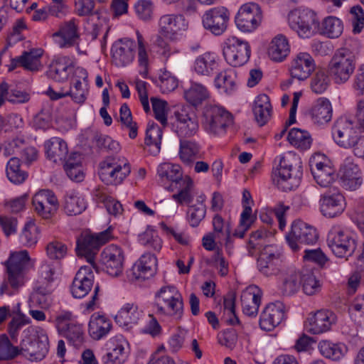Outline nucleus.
<instances>
[{
    "label": "nucleus",
    "mask_w": 364,
    "mask_h": 364,
    "mask_svg": "<svg viewBox=\"0 0 364 364\" xmlns=\"http://www.w3.org/2000/svg\"><path fill=\"white\" fill-rule=\"evenodd\" d=\"M193 68L198 75L211 76L219 68V62L216 54L207 52L198 56L195 60Z\"/></svg>",
    "instance_id": "nucleus-36"
},
{
    "label": "nucleus",
    "mask_w": 364,
    "mask_h": 364,
    "mask_svg": "<svg viewBox=\"0 0 364 364\" xmlns=\"http://www.w3.org/2000/svg\"><path fill=\"white\" fill-rule=\"evenodd\" d=\"M85 29L87 34L91 36L92 40H95L100 33H103V40L102 41V47L103 48L106 44V39L109 30L108 25L106 23L105 19H101L97 15L93 21L87 19Z\"/></svg>",
    "instance_id": "nucleus-50"
},
{
    "label": "nucleus",
    "mask_w": 364,
    "mask_h": 364,
    "mask_svg": "<svg viewBox=\"0 0 364 364\" xmlns=\"http://www.w3.org/2000/svg\"><path fill=\"white\" fill-rule=\"evenodd\" d=\"M20 160L13 157L7 163L6 176L9 180L14 184L22 183L28 177V173L20 168Z\"/></svg>",
    "instance_id": "nucleus-53"
},
{
    "label": "nucleus",
    "mask_w": 364,
    "mask_h": 364,
    "mask_svg": "<svg viewBox=\"0 0 364 364\" xmlns=\"http://www.w3.org/2000/svg\"><path fill=\"white\" fill-rule=\"evenodd\" d=\"M200 145L195 140L180 139L179 156L183 163L190 164L200 157Z\"/></svg>",
    "instance_id": "nucleus-43"
},
{
    "label": "nucleus",
    "mask_w": 364,
    "mask_h": 364,
    "mask_svg": "<svg viewBox=\"0 0 364 364\" xmlns=\"http://www.w3.org/2000/svg\"><path fill=\"white\" fill-rule=\"evenodd\" d=\"M25 335L20 344L21 354L31 361L43 360L48 352V338L41 330Z\"/></svg>",
    "instance_id": "nucleus-6"
},
{
    "label": "nucleus",
    "mask_w": 364,
    "mask_h": 364,
    "mask_svg": "<svg viewBox=\"0 0 364 364\" xmlns=\"http://www.w3.org/2000/svg\"><path fill=\"white\" fill-rule=\"evenodd\" d=\"M290 52L287 38L282 34L276 36L272 41L268 49L269 58L276 62L284 60Z\"/></svg>",
    "instance_id": "nucleus-42"
},
{
    "label": "nucleus",
    "mask_w": 364,
    "mask_h": 364,
    "mask_svg": "<svg viewBox=\"0 0 364 364\" xmlns=\"http://www.w3.org/2000/svg\"><path fill=\"white\" fill-rule=\"evenodd\" d=\"M303 175L301 159L291 152L280 156L279 168L274 172V181L284 191L296 188Z\"/></svg>",
    "instance_id": "nucleus-2"
},
{
    "label": "nucleus",
    "mask_w": 364,
    "mask_h": 364,
    "mask_svg": "<svg viewBox=\"0 0 364 364\" xmlns=\"http://www.w3.org/2000/svg\"><path fill=\"white\" fill-rule=\"evenodd\" d=\"M157 173L161 181L171 182V184L166 188L170 191H173V187H178V184L184 179L180 166L170 163L160 164L157 168Z\"/></svg>",
    "instance_id": "nucleus-37"
},
{
    "label": "nucleus",
    "mask_w": 364,
    "mask_h": 364,
    "mask_svg": "<svg viewBox=\"0 0 364 364\" xmlns=\"http://www.w3.org/2000/svg\"><path fill=\"white\" fill-rule=\"evenodd\" d=\"M303 291L306 295H314L320 291L321 284L312 272L306 271L301 273V283Z\"/></svg>",
    "instance_id": "nucleus-58"
},
{
    "label": "nucleus",
    "mask_w": 364,
    "mask_h": 364,
    "mask_svg": "<svg viewBox=\"0 0 364 364\" xmlns=\"http://www.w3.org/2000/svg\"><path fill=\"white\" fill-rule=\"evenodd\" d=\"M55 43L60 48H70L77 43L80 38L78 21L72 18L60 24L58 31L53 34Z\"/></svg>",
    "instance_id": "nucleus-25"
},
{
    "label": "nucleus",
    "mask_w": 364,
    "mask_h": 364,
    "mask_svg": "<svg viewBox=\"0 0 364 364\" xmlns=\"http://www.w3.org/2000/svg\"><path fill=\"white\" fill-rule=\"evenodd\" d=\"M184 97L191 105L198 107L210 97V92L205 85L192 82L191 87L184 92Z\"/></svg>",
    "instance_id": "nucleus-44"
},
{
    "label": "nucleus",
    "mask_w": 364,
    "mask_h": 364,
    "mask_svg": "<svg viewBox=\"0 0 364 364\" xmlns=\"http://www.w3.org/2000/svg\"><path fill=\"white\" fill-rule=\"evenodd\" d=\"M325 69H318L315 73L311 82V88L316 94L324 92L330 85L329 75Z\"/></svg>",
    "instance_id": "nucleus-56"
},
{
    "label": "nucleus",
    "mask_w": 364,
    "mask_h": 364,
    "mask_svg": "<svg viewBox=\"0 0 364 364\" xmlns=\"http://www.w3.org/2000/svg\"><path fill=\"white\" fill-rule=\"evenodd\" d=\"M237 77L232 70L220 72L215 78V86L226 94L230 95L237 90Z\"/></svg>",
    "instance_id": "nucleus-46"
},
{
    "label": "nucleus",
    "mask_w": 364,
    "mask_h": 364,
    "mask_svg": "<svg viewBox=\"0 0 364 364\" xmlns=\"http://www.w3.org/2000/svg\"><path fill=\"white\" fill-rule=\"evenodd\" d=\"M112 237V227L97 235H82L77 240L76 253L78 257H84L90 263V267L98 271L97 266L95 263V255L100 247Z\"/></svg>",
    "instance_id": "nucleus-4"
},
{
    "label": "nucleus",
    "mask_w": 364,
    "mask_h": 364,
    "mask_svg": "<svg viewBox=\"0 0 364 364\" xmlns=\"http://www.w3.org/2000/svg\"><path fill=\"white\" fill-rule=\"evenodd\" d=\"M229 20V11L224 6H218L206 11L202 21L207 31L215 36H220L226 31Z\"/></svg>",
    "instance_id": "nucleus-15"
},
{
    "label": "nucleus",
    "mask_w": 364,
    "mask_h": 364,
    "mask_svg": "<svg viewBox=\"0 0 364 364\" xmlns=\"http://www.w3.org/2000/svg\"><path fill=\"white\" fill-rule=\"evenodd\" d=\"M176 121L173 123V129L180 139L193 137L198 131V121L193 112H189L182 108L174 112Z\"/></svg>",
    "instance_id": "nucleus-17"
},
{
    "label": "nucleus",
    "mask_w": 364,
    "mask_h": 364,
    "mask_svg": "<svg viewBox=\"0 0 364 364\" xmlns=\"http://www.w3.org/2000/svg\"><path fill=\"white\" fill-rule=\"evenodd\" d=\"M284 306L280 301L268 304L262 311L259 324L261 329L271 331L284 319Z\"/></svg>",
    "instance_id": "nucleus-24"
},
{
    "label": "nucleus",
    "mask_w": 364,
    "mask_h": 364,
    "mask_svg": "<svg viewBox=\"0 0 364 364\" xmlns=\"http://www.w3.org/2000/svg\"><path fill=\"white\" fill-rule=\"evenodd\" d=\"M289 26L301 38H308L312 33V28H317L319 21L316 14L309 9L291 11L288 16Z\"/></svg>",
    "instance_id": "nucleus-13"
},
{
    "label": "nucleus",
    "mask_w": 364,
    "mask_h": 364,
    "mask_svg": "<svg viewBox=\"0 0 364 364\" xmlns=\"http://www.w3.org/2000/svg\"><path fill=\"white\" fill-rule=\"evenodd\" d=\"M343 31V25L338 18L328 16L322 23V32L330 38L339 37Z\"/></svg>",
    "instance_id": "nucleus-54"
},
{
    "label": "nucleus",
    "mask_w": 364,
    "mask_h": 364,
    "mask_svg": "<svg viewBox=\"0 0 364 364\" xmlns=\"http://www.w3.org/2000/svg\"><path fill=\"white\" fill-rule=\"evenodd\" d=\"M156 313L180 319L183 314V301L181 294L156 308Z\"/></svg>",
    "instance_id": "nucleus-47"
},
{
    "label": "nucleus",
    "mask_w": 364,
    "mask_h": 364,
    "mask_svg": "<svg viewBox=\"0 0 364 364\" xmlns=\"http://www.w3.org/2000/svg\"><path fill=\"white\" fill-rule=\"evenodd\" d=\"M327 244L338 257L350 255L355 249V242L350 234L340 226H333L327 235Z\"/></svg>",
    "instance_id": "nucleus-12"
},
{
    "label": "nucleus",
    "mask_w": 364,
    "mask_h": 364,
    "mask_svg": "<svg viewBox=\"0 0 364 364\" xmlns=\"http://www.w3.org/2000/svg\"><path fill=\"white\" fill-rule=\"evenodd\" d=\"M287 139L292 146L302 151L309 149L312 144V139L309 132L299 128L290 129Z\"/></svg>",
    "instance_id": "nucleus-48"
},
{
    "label": "nucleus",
    "mask_w": 364,
    "mask_h": 364,
    "mask_svg": "<svg viewBox=\"0 0 364 364\" xmlns=\"http://www.w3.org/2000/svg\"><path fill=\"white\" fill-rule=\"evenodd\" d=\"M317 240L316 230L301 220L294 221L290 232L286 235V240L294 252L299 250L301 245H313Z\"/></svg>",
    "instance_id": "nucleus-10"
},
{
    "label": "nucleus",
    "mask_w": 364,
    "mask_h": 364,
    "mask_svg": "<svg viewBox=\"0 0 364 364\" xmlns=\"http://www.w3.org/2000/svg\"><path fill=\"white\" fill-rule=\"evenodd\" d=\"M262 21V11L258 4L248 3L243 4L235 16V24L242 32H252Z\"/></svg>",
    "instance_id": "nucleus-14"
},
{
    "label": "nucleus",
    "mask_w": 364,
    "mask_h": 364,
    "mask_svg": "<svg viewBox=\"0 0 364 364\" xmlns=\"http://www.w3.org/2000/svg\"><path fill=\"white\" fill-rule=\"evenodd\" d=\"M151 102L156 119L164 127L166 126L168 109L167 102L156 97H151Z\"/></svg>",
    "instance_id": "nucleus-64"
},
{
    "label": "nucleus",
    "mask_w": 364,
    "mask_h": 364,
    "mask_svg": "<svg viewBox=\"0 0 364 364\" xmlns=\"http://www.w3.org/2000/svg\"><path fill=\"white\" fill-rule=\"evenodd\" d=\"M86 208L84 198L75 192H70L65 197L64 210L68 215H77L82 213Z\"/></svg>",
    "instance_id": "nucleus-49"
},
{
    "label": "nucleus",
    "mask_w": 364,
    "mask_h": 364,
    "mask_svg": "<svg viewBox=\"0 0 364 364\" xmlns=\"http://www.w3.org/2000/svg\"><path fill=\"white\" fill-rule=\"evenodd\" d=\"M321 155L310 158L309 166L314 180L321 187H328L335 180L336 173L328 164L319 161Z\"/></svg>",
    "instance_id": "nucleus-26"
},
{
    "label": "nucleus",
    "mask_w": 364,
    "mask_h": 364,
    "mask_svg": "<svg viewBox=\"0 0 364 364\" xmlns=\"http://www.w3.org/2000/svg\"><path fill=\"white\" fill-rule=\"evenodd\" d=\"M252 111L258 124L264 125L270 119L272 114L269 97L265 94L259 95L254 101Z\"/></svg>",
    "instance_id": "nucleus-41"
},
{
    "label": "nucleus",
    "mask_w": 364,
    "mask_h": 364,
    "mask_svg": "<svg viewBox=\"0 0 364 364\" xmlns=\"http://www.w3.org/2000/svg\"><path fill=\"white\" fill-rule=\"evenodd\" d=\"M318 348L323 356L333 360H338L344 355L343 346L328 341H320Z\"/></svg>",
    "instance_id": "nucleus-55"
},
{
    "label": "nucleus",
    "mask_w": 364,
    "mask_h": 364,
    "mask_svg": "<svg viewBox=\"0 0 364 364\" xmlns=\"http://www.w3.org/2000/svg\"><path fill=\"white\" fill-rule=\"evenodd\" d=\"M162 93H168L178 87V80L169 71L164 70L156 81Z\"/></svg>",
    "instance_id": "nucleus-63"
},
{
    "label": "nucleus",
    "mask_w": 364,
    "mask_h": 364,
    "mask_svg": "<svg viewBox=\"0 0 364 364\" xmlns=\"http://www.w3.org/2000/svg\"><path fill=\"white\" fill-rule=\"evenodd\" d=\"M21 354V350L18 346H14L8 336L2 334L0 336V361L9 360L15 358Z\"/></svg>",
    "instance_id": "nucleus-57"
},
{
    "label": "nucleus",
    "mask_w": 364,
    "mask_h": 364,
    "mask_svg": "<svg viewBox=\"0 0 364 364\" xmlns=\"http://www.w3.org/2000/svg\"><path fill=\"white\" fill-rule=\"evenodd\" d=\"M32 203L36 213L44 219H49L57 212L59 203L54 193L41 190L33 197Z\"/></svg>",
    "instance_id": "nucleus-21"
},
{
    "label": "nucleus",
    "mask_w": 364,
    "mask_h": 364,
    "mask_svg": "<svg viewBox=\"0 0 364 364\" xmlns=\"http://www.w3.org/2000/svg\"><path fill=\"white\" fill-rule=\"evenodd\" d=\"M281 264V254L272 246L264 247L257 260L259 272L266 277L277 275Z\"/></svg>",
    "instance_id": "nucleus-22"
},
{
    "label": "nucleus",
    "mask_w": 364,
    "mask_h": 364,
    "mask_svg": "<svg viewBox=\"0 0 364 364\" xmlns=\"http://www.w3.org/2000/svg\"><path fill=\"white\" fill-rule=\"evenodd\" d=\"M312 122L322 125L328 123L332 118V106L330 101L324 97L318 98L309 111Z\"/></svg>",
    "instance_id": "nucleus-33"
},
{
    "label": "nucleus",
    "mask_w": 364,
    "mask_h": 364,
    "mask_svg": "<svg viewBox=\"0 0 364 364\" xmlns=\"http://www.w3.org/2000/svg\"><path fill=\"white\" fill-rule=\"evenodd\" d=\"M331 134L334 141L341 147L350 149L359 136L353 122L346 117H340L332 127Z\"/></svg>",
    "instance_id": "nucleus-16"
},
{
    "label": "nucleus",
    "mask_w": 364,
    "mask_h": 364,
    "mask_svg": "<svg viewBox=\"0 0 364 364\" xmlns=\"http://www.w3.org/2000/svg\"><path fill=\"white\" fill-rule=\"evenodd\" d=\"M206 213V206L204 203H196L189 205L186 211V220L189 225L196 228L199 225L200 222L204 219Z\"/></svg>",
    "instance_id": "nucleus-59"
},
{
    "label": "nucleus",
    "mask_w": 364,
    "mask_h": 364,
    "mask_svg": "<svg viewBox=\"0 0 364 364\" xmlns=\"http://www.w3.org/2000/svg\"><path fill=\"white\" fill-rule=\"evenodd\" d=\"M136 48V42L132 39L124 38L116 41L111 48L113 63L117 67L131 63L135 57Z\"/></svg>",
    "instance_id": "nucleus-20"
},
{
    "label": "nucleus",
    "mask_w": 364,
    "mask_h": 364,
    "mask_svg": "<svg viewBox=\"0 0 364 364\" xmlns=\"http://www.w3.org/2000/svg\"><path fill=\"white\" fill-rule=\"evenodd\" d=\"M223 53L228 64L239 67L249 60L251 55L250 46L246 41L230 36L223 43Z\"/></svg>",
    "instance_id": "nucleus-9"
},
{
    "label": "nucleus",
    "mask_w": 364,
    "mask_h": 364,
    "mask_svg": "<svg viewBox=\"0 0 364 364\" xmlns=\"http://www.w3.org/2000/svg\"><path fill=\"white\" fill-rule=\"evenodd\" d=\"M20 240L24 246H35L38 240V227L33 223H26L20 235Z\"/></svg>",
    "instance_id": "nucleus-62"
},
{
    "label": "nucleus",
    "mask_w": 364,
    "mask_h": 364,
    "mask_svg": "<svg viewBox=\"0 0 364 364\" xmlns=\"http://www.w3.org/2000/svg\"><path fill=\"white\" fill-rule=\"evenodd\" d=\"M193 183L192 179L186 176L183 181L178 184V187L174 186L173 191L177 189V193L172 195V198L180 205L190 204L194 198L193 193Z\"/></svg>",
    "instance_id": "nucleus-45"
},
{
    "label": "nucleus",
    "mask_w": 364,
    "mask_h": 364,
    "mask_svg": "<svg viewBox=\"0 0 364 364\" xmlns=\"http://www.w3.org/2000/svg\"><path fill=\"white\" fill-rule=\"evenodd\" d=\"M342 185L346 189L353 191L359 188L363 183L360 168L354 164H348L341 169Z\"/></svg>",
    "instance_id": "nucleus-39"
},
{
    "label": "nucleus",
    "mask_w": 364,
    "mask_h": 364,
    "mask_svg": "<svg viewBox=\"0 0 364 364\" xmlns=\"http://www.w3.org/2000/svg\"><path fill=\"white\" fill-rule=\"evenodd\" d=\"M159 27L160 34L164 37L171 38L178 31L186 30L188 23L182 15L166 14L160 18Z\"/></svg>",
    "instance_id": "nucleus-28"
},
{
    "label": "nucleus",
    "mask_w": 364,
    "mask_h": 364,
    "mask_svg": "<svg viewBox=\"0 0 364 364\" xmlns=\"http://www.w3.org/2000/svg\"><path fill=\"white\" fill-rule=\"evenodd\" d=\"M75 75H78V77L81 78L83 82H82L80 79L74 80L69 91L66 92H57L54 91L51 87H49L46 92V95L52 100H57L66 96H70L75 102L82 104L87 99L88 94L87 73L84 68H77L75 70Z\"/></svg>",
    "instance_id": "nucleus-11"
},
{
    "label": "nucleus",
    "mask_w": 364,
    "mask_h": 364,
    "mask_svg": "<svg viewBox=\"0 0 364 364\" xmlns=\"http://www.w3.org/2000/svg\"><path fill=\"white\" fill-rule=\"evenodd\" d=\"M157 259L154 254L145 252L135 262L133 274L136 279H147L153 277L156 270Z\"/></svg>",
    "instance_id": "nucleus-31"
},
{
    "label": "nucleus",
    "mask_w": 364,
    "mask_h": 364,
    "mask_svg": "<svg viewBox=\"0 0 364 364\" xmlns=\"http://www.w3.org/2000/svg\"><path fill=\"white\" fill-rule=\"evenodd\" d=\"M336 322L335 314L327 310L318 311L309 318V331L313 334H319L331 329Z\"/></svg>",
    "instance_id": "nucleus-34"
},
{
    "label": "nucleus",
    "mask_w": 364,
    "mask_h": 364,
    "mask_svg": "<svg viewBox=\"0 0 364 364\" xmlns=\"http://www.w3.org/2000/svg\"><path fill=\"white\" fill-rule=\"evenodd\" d=\"M139 240L141 245L155 252H159L162 247V240L154 230H146L139 235Z\"/></svg>",
    "instance_id": "nucleus-60"
},
{
    "label": "nucleus",
    "mask_w": 364,
    "mask_h": 364,
    "mask_svg": "<svg viewBox=\"0 0 364 364\" xmlns=\"http://www.w3.org/2000/svg\"><path fill=\"white\" fill-rule=\"evenodd\" d=\"M43 52L41 48H33L29 51L23 52L20 55L21 67L30 71L38 70L41 67V58Z\"/></svg>",
    "instance_id": "nucleus-52"
},
{
    "label": "nucleus",
    "mask_w": 364,
    "mask_h": 364,
    "mask_svg": "<svg viewBox=\"0 0 364 364\" xmlns=\"http://www.w3.org/2000/svg\"><path fill=\"white\" fill-rule=\"evenodd\" d=\"M6 278L0 287V295H13L23 285L25 276L31 267V258L27 250L11 252L4 262Z\"/></svg>",
    "instance_id": "nucleus-1"
},
{
    "label": "nucleus",
    "mask_w": 364,
    "mask_h": 364,
    "mask_svg": "<svg viewBox=\"0 0 364 364\" xmlns=\"http://www.w3.org/2000/svg\"><path fill=\"white\" fill-rule=\"evenodd\" d=\"M355 58L352 52L341 48L335 52L328 65V72L336 84L346 83L354 73Z\"/></svg>",
    "instance_id": "nucleus-3"
},
{
    "label": "nucleus",
    "mask_w": 364,
    "mask_h": 364,
    "mask_svg": "<svg viewBox=\"0 0 364 364\" xmlns=\"http://www.w3.org/2000/svg\"><path fill=\"white\" fill-rule=\"evenodd\" d=\"M47 157L54 162L65 161L68 153L66 142L59 137H53L45 143Z\"/></svg>",
    "instance_id": "nucleus-40"
},
{
    "label": "nucleus",
    "mask_w": 364,
    "mask_h": 364,
    "mask_svg": "<svg viewBox=\"0 0 364 364\" xmlns=\"http://www.w3.org/2000/svg\"><path fill=\"white\" fill-rule=\"evenodd\" d=\"M125 340L123 337H116L109 339L107 346L108 352L103 357L104 364H122L127 358V353L125 350Z\"/></svg>",
    "instance_id": "nucleus-32"
},
{
    "label": "nucleus",
    "mask_w": 364,
    "mask_h": 364,
    "mask_svg": "<svg viewBox=\"0 0 364 364\" xmlns=\"http://www.w3.org/2000/svg\"><path fill=\"white\" fill-rule=\"evenodd\" d=\"M73 70V59L69 56H58L50 65L47 75L56 82H62L68 79Z\"/></svg>",
    "instance_id": "nucleus-29"
},
{
    "label": "nucleus",
    "mask_w": 364,
    "mask_h": 364,
    "mask_svg": "<svg viewBox=\"0 0 364 364\" xmlns=\"http://www.w3.org/2000/svg\"><path fill=\"white\" fill-rule=\"evenodd\" d=\"M345 208V198L338 190H328L321 195L319 209L324 217H338L344 211Z\"/></svg>",
    "instance_id": "nucleus-18"
},
{
    "label": "nucleus",
    "mask_w": 364,
    "mask_h": 364,
    "mask_svg": "<svg viewBox=\"0 0 364 364\" xmlns=\"http://www.w3.org/2000/svg\"><path fill=\"white\" fill-rule=\"evenodd\" d=\"M301 273L294 269H289L282 282L280 289L283 295L291 296L300 289Z\"/></svg>",
    "instance_id": "nucleus-51"
},
{
    "label": "nucleus",
    "mask_w": 364,
    "mask_h": 364,
    "mask_svg": "<svg viewBox=\"0 0 364 364\" xmlns=\"http://www.w3.org/2000/svg\"><path fill=\"white\" fill-rule=\"evenodd\" d=\"M124 256L122 249L115 245L106 247L100 255L103 269L112 277H118L123 270Z\"/></svg>",
    "instance_id": "nucleus-19"
},
{
    "label": "nucleus",
    "mask_w": 364,
    "mask_h": 364,
    "mask_svg": "<svg viewBox=\"0 0 364 364\" xmlns=\"http://www.w3.org/2000/svg\"><path fill=\"white\" fill-rule=\"evenodd\" d=\"M232 122V114L216 105H207L203 112L202 126L210 134L221 135Z\"/></svg>",
    "instance_id": "nucleus-5"
},
{
    "label": "nucleus",
    "mask_w": 364,
    "mask_h": 364,
    "mask_svg": "<svg viewBox=\"0 0 364 364\" xmlns=\"http://www.w3.org/2000/svg\"><path fill=\"white\" fill-rule=\"evenodd\" d=\"M131 172L127 161L108 157L100 164L98 174L100 180L107 185L120 184Z\"/></svg>",
    "instance_id": "nucleus-7"
},
{
    "label": "nucleus",
    "mask_w": 364,
    "mask_h": 364,
    "mask_svg": "<svg viewBox=\"0 0 364 364\" xmlns=\"http://www.w3.org/2000/svg\"><path fill=\"white\" fill-rule=\"evenodd\" d=\"M71 311H62L55 318L56 328L59 333L75 347H79L83 342L82 326L75 319Z\"/></svg>",
    "instance_id": "nucleus-8"
},
{
    "label": "nucleus",
    "mask_w": 364,
    "mask_h": 364,
    "mask_svg": "<svg viewBox=\"0 0 364 364\" xmlns=\"http://www.w3.org/2000/svg\"><path fill=\"white\" fill-rule=\"evenodd\" d=\"M112 328L109 319L102 315L93 314L90 318L88 332L95 340H100L108 334Z\"/></svg>",
    "instance_id": "nucleus-38"
},
{
    "label": "nucleus",
    "mask_w": 364,
    "mask_h": 364,
    "mask_svg": "<svg viewBox=\"0 0 364 364\" xmlns=\"http://www.w3.org/2000/svg\"><path fill=\"white\" fill-rule=\"evenodd\" d=\"M95 196L99 201L105 204L109 214L117 216L122 213V205L118 200H115L112 197L106 195L100 190H96Z\"/></svg>",
    "instance_id": "nucleus-61"
},
{
    "label": "nucleus",
    "mask_w": 364,
    "mask_h": 364,
    "mask_svg": "<svg viewBox=\"0 0 364 364\" xmlns=\"http://www.w3.org/2000/svg\"><path fill=\"white\" fill-rule=\"evenodd\" d=\"M94 283V274L90 266H82L77 272L70 291L74 298L82 299L92 289Z\"/></svg>",
    "instance_id": "nucleus-23"
},
{
    "label": "nucleus",
    "mask_w": 364,
    "mask_h": 364,
    "mask_svg": "<svg viewBox=\"0 0 364 364\" xmlns=\"http://www.w3.org/2000/svg\"><path fill=\"white\" fill-rule=\"evenodd\" d=\"M262 294L257 288H248L241 294V305L244 314L250 317L257 315Z\"/></svg>",
    "instance_id": "nucleus-35"
},
{
    "label": "nucleus",
    "mask_w": 364,
    "mask_h": 364,
    "mask_svg": "<svg viewBox=\"0 0 364 364\" xmlns=\"http://www.w3.org/2000/svg\"><path fill=\"white\" fill-rule=\"evenodd\" d=\"M314 69L315 63L310 54L299 53L291 63L290 74L292 78L304 80L309 77Z\"/></svg>",
    "instance_id": "nucleus-27"
},
{
    "label": "nucleus",
    "mask_w": 364,
    "mask_h": 364,
    "mask_svg": "<svg viewBox=\"0 0 364 364\" xmlns=\"http://www.w3.org/2000/svg\"><path fill=\"white\" fill-rule=\"evenodd\" d=\"M143 316V311L139 309L136 303L124 304L114 317L116 323L127 329L138 323Z\"/></svg>",
    "instance_id": "nucleus-30"
}]
</instances>
